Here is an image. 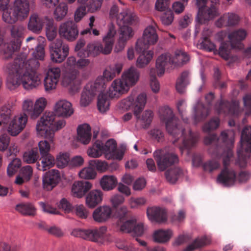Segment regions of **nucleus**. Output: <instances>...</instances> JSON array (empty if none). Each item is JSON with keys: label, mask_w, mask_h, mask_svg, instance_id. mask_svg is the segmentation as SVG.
<instances>
[{"label": "nucleus", "mask_w": 251, "mask_h": 251, "mask_svg": "<svg viewBox=\"0 0 251 251\" xmlns=\"http://www.w3.org/2000/svg\"><path fill=\"white\" fill-rule=\"evenodd\" d=\"M216 110L218 114L225 115H237L238 114V105L235 102L221 100L219 103L215 105Z\"/></svg>", "instance_id": "nucleus-23"}, {"label": "nucleus", "mask_w": 251, "mask_h": 251, "mask_svg": "<svg viewBox=\"0 0 251 251\" xmlns=\"http://www.w3.org/2000/svg\"><path fill=\"white\" fill-rule=\"evenodd\" d=\"M117 184V178L113 176H104L100 181V186L104 191H110L113 189Z\"/></svg>", "instance_id": "nucleus-41"}, {"label": "nucleus", "mask_w": 251, "mask_h": 251, "mask_svg": "<svg viewBox=\"0 0 251 251\" xmlns=\"http://www.w3.org/2000/svg\"><path fill=\"white\" fill-rule=\"evenodd\" d=\"M102 150H103V154L108 159L121 160L124 154L123 151L117 150V144L113 139L108 140L104 145L102 142Z\"/></svg>", "instance_id": "nucleus-17"}, {"label": "nucleus", "mask_w": 251, "mask_h": 251, "mask_svg": "<svg viewBox=\"0 0 251 251\" xmlns=\"http://www.w3.org/2000/svg\"><path fill=\"white\" fill-rule=\"evenodd\" d=\"M85 44L83 40L79 39V74H82V77L85 79L89 74L90 70L87 66L90 63V61L88 59L84 58V52L82 53L81 48Z\"/></svg>", "instance_id": "nucleus-35"}, {"label": "nucleus", "mask_w": 251, "mask_h": 251, "mask_svg": "<svg viewBox=\"0 0 251 251\" xmlns=\"http://www.w3.org/2000/svg\"><path fill=\"white\" fill-rule=\"evenodd\" d=\"M235 132L232 130H224L221 133L220 136L218 138L215 134H209L204 139V142L205 145H209L212 142L218 140L222 142L226 145L232 144Z\"/></svg>", "instance_id": "nucleus-16"}, {"label": "nucleus", "mask_w": 251, "mask_h": 251, "mask_svg": "<svg viewBox=\"0 0 251 251\" xmlns=\"http://www.w3.org/2000/svg\"><path fill=\"white\" fill-rule=\"evenodd\" d=\"M136 17L132 13L124 11L119 14L117 23L119 26H128L135 23Z\"/></svg>", "instance_id": "nucleus-37"}, {"label": "nucleus", "mask_w": 251, "mask_h": 251, "mask_svg": "<svg viewBox=\"0 0 251 251\" xmlns=\"http://www.w3.org/2000/svg\"><path fill=\"white\" fill-rule=\"evenodd\" d=\"M153 157L160 171H165L178 162V158L176 154L166 151L164 149L156 150L153 152Z\"/></svg>", "instance_id": "nucleus-11"}, {"label": "nucleus", "mask_w": 251, "mask_h": 251, "mask_svg": "<svg viewBox=\"0 0 251 251\" xmlns=\"http://www.w3.org/2000/svg\"><path fill=\"white\" fill-rule=\"evenodd\" d=\"M38 61L35 59L27 60V56L21 53L13 63L7 64L4 71L7 75V86L13 90L22 84L26 89L36 87L41 83V79L36 73L39 66Z\"/></svg>", "instance_id": "nucleus-1"}, {"label": "nucleus", "mask_w": 251, "mask_h": 251, "mask_svg": "<svg viewBox=\"0 0 251 251\" xmlns=\"http://www.w3.org/2000/svg\"><path fill=\"white\" fill-rule=\"evenodd\" d=\"M35 50L33 52V57L40 60H43L45 56V48L47 45V41L44 37L40 36L37 40H34V43Z\"/></svg>", "instance_id": "nucleus-34"}, {"label": "nucleus", "mask_w": 251, "mask_h": 251, "mask_svg": "<svg viewBox=\"0 0 251 251\" xmlns=\"http://www.w3.org/2000/svg\"><path fill=\"white\" fill-rule=\"evenodd\" d=\"M123 67V65L121 63L111 65L103 72V77H98L95 82L88 83L82 93L81 104L84 106L88 105L97 93L104 91L106 87L105 79L107 81L111 80L121 73Z\"/></svg>", "instance_id": "nucleus-3"}, {"label": "nucleus", "mask_w": 251, "mask_h": 251, "mask_svg": "<svg viewBox=\"0 0 251 251\" xmlns=\"http://www.w3.org/2000/svg\"><path fill=\"white\" fill-rule=\"evenodd\" d=\"M50 59L53 62L61 63L69 55V48L61 39H56L50 46Z\"/></svg>", "instance_id": "nucleus-13"}, {"label": "nucleus", "mask_w": 251, "mask_h": 251, "mask_svg": "<svg viewBox=\"0 0 251 251\" xmlns=\"http://www.w3.org/2000/svg\"><path fill=\"white\" fill-rule=\"evenodd\" d=\"M108 28L107 33L103 37V45L101 43L88 44L87 50L84 52V57L90 55L95 56L100 53L108 54L111 52L115 42L116 31L114 25L112 24L108 25Z\"/></svg>", "instance_id": "nucleus-6"}, {"label": "nucleus", "mask_w": 251, "mask_h": 251, "mask_svg": "<svg viewBox=\"0 0 251 251\" xmlns=\"http://www.w3.org/2000/svg\"><path fill=\"white\" fill-rule=\"evenodd\" d=\"M54 112L56 116L67 118L73 114L74 110L70 102L66 100H60L56 103Z\"/></svg>", "instance_id": "nucleus-25"}, {"label": "nucleus", "mask_w": 251, "mask_h": 251, "mask_svg": "<svg viewBox=\"0 0 251 251\" xmlns=\"http://www.w3.org/2000/svg\"><path fill=\"white\" fill-rule=\"evenodd\" d=\"M112 209L109 206L102 205L96 208L93 213L94 220L99 223H103L110 219Z\"/></svg>", "instance_id": "nucleus-27"}, {"label": "nucleus", "mask_w": 251, "mask_h": 251, "mask_svg": "<svg viewBox=\"0 0 251 251\" xmlns=\"http://www.w3.org/2000/svg\"><path fill=\"white\" fill-rule=\"evenodd\" d=\"M44 25L43 19L38 14L34 13L30 16L27 29L34 33L39 34L42 31Z\"/></svg>", "instance_id": "nucleus-32"}, {"label": "nucleus", "mask_w": 251, "mask_h": 251, "mask_svg": "<svg viewBox=\"0 0 251 251\" xmlns=\"http://www.w3.org/2000/svg\"><path fill=\"white\" fill-rule=\"evenodd\" d=\"M88 155L92 157L98 158L103 154V150H102V142L96 140L87 151Z\"/></svg>", "instance_id": "nucleus-50"}, {"label": "nucleus", "mask_w": 251, "mask_h": 251, "mask_svg": "<svg viewBox=\"0 0 251 251\" xmlns=\"http://www.w3.org/2000/svg\"><path fill=\"white\" fill-rule=\"evenodd\" d=\"M66 73L63 78L64 85H70L73 91L77 92L78 87L76 85V78L78 71V61L74 56L69 57L66 61Z\"/></svg>", "instance_id": "nucleus-9"}, {"label": "nucleus", "mask_w": 251, "mask_h": 251, "mask_svg": "<svg viewBox=\"0 0 251 251\" xmlns=\"http://www.w3.org/2000/svg\"><path fill=\"white\" fill-rule=\"evenodd\" d=\"M240 18L238 15L233 13H227L224 14L216 22V26L221 28L226 26H231L237 25Z\"/></svg>", "instance_id": "nucleus-29"}, {"label": "nucleus", "mask_w": 251, "mask_h": 251, "mask_svg": "<svg viewBox=\"0 0 251 251\" xmlns=\"http://www.w3.org/2000/svg\"><path fill=\"white\" fill-rule=\"evenodd\" d=\"M121 230L126 232L133 233L137 236H141L144 232L143 224L141 223L137 224L135 219L126 221L121 226Z\"/></svg>", "instance_id": "nucleus-28"}, {"label": "nucleus", "mask_w": 251, "mask_h": 251, "mask_svg": "<svg viewBox=\"0 0 251 251\" xmlns=\"http://www.w3.org/2000/svg\"><path fill=\"white\" fill-rule=\"evenodd\" d=\"M182 175V170L179 168L168 170L165 172L166 180L171 184H175Z\"/></svg>", "instance_id": "nucleus-45"}, {"label": "nucleus", "mask_w": 251, "mask_h": 251, "mask_svg": "<svg viewBox=\"0 0 251 251\" xmlns=\"http://www.w3.org/2000/svg\"><path fill=\"white\" fill-rule=\"evenodd\" d=\"M220 120L218 118L211 119L208 122L205 123L202 129L204 132H209L212 130L216 129L219 126Z\"/></svg>", "instance_id": "nucleus-59"}, {"label": "nucleus", "mask_w": 251, "mask_h": 251, "mask_svg": "<svg viewBox=\"0 0 251 251\" xmlns=\"http://www.w3.org/2000/svg\"><path fill=\"white\" fill-rule=\"evenodd\" d=\"M189 72L187 71L183 72L180 77L177 79L176 88L179 93H183L185 87L189 84Z\"/></svg>", "instance_id": "nucleus-48"}, {"label": "nucleus", "mask_w": 251, "mask_h": 251, "mask_svg": "<svg viewBox=\"0 0 251 251\" xmlns=\"http://www.w3.org/2000/svg\"><path fill=\"white\" fill-rule=\"evenodd\" d=\"M173 232L170 229H159L154 232L153 239L155 242L164 243L169 241L172 236Z\"/></svg>", "instance_id": "nucleus-39"}, {"label": "nucleus", "mask_w": 251, "mask_h": 251, "mask_svg": "<svg viewBox=\"0 0 251 251\" xmlns=\"http://www.w3.org/2000/svg\"><path fill=\"white\" fill-rule=\"evenodd\" d=\"M220 167V163L217 160L212 159L207 160L202 165L204 171L208 172H212L218 169Z\"/></svg>", "instance_id": "nucleus-58"}, {"label": "nucleus", "mask_w": 251, "mask_h": 251, "mask_svg": "<svg viewBox=\"0 0 251 251\" xmlns=\"http://www.w3.org/2000/svg\"><path fill=\"white\" fill-rule=\"evenodd\" d=\"M142 53L136 61V65L139 68H143L146 66L151 60L153 55V52L152 50H149L147 52L144 50L142 52H138Z\"/></svg>", "instance_id": "nucleus-47"}, {"label": "nucleus", "mask_w": 251, "mask_h": 251, "mask_svg": "<svg viewBox=\"0 0 251 251\" xmlns=\"http://www.w3.org/2000/svg\"><path fill=\"white\" fill-rule=\"evenodd\" d=\"M6 10L3 11L2 19L4 22L9 24H14L16 23L18 20H20V18L18 14L13 9L12 11Z\"/></svg>", "instance_id": "nucleus-54"}, {"label": "nucleus", "mask_w": 251, "mask_h": 251, "mask_svg": "<svg viewBox=\"0 0 251 251\" xmlns=\"http://www.w3.org/2000/svg\"><path fill=\"white\" fill-rule=\"evenodd\" d=\"M147 102V96L145 93L139 94L136 100L133 96H130L122 101L123 107L125 109L132 108L134 114L138 121H140L145 126H149L153 118V113L151 110H146L140 117L139 114L143 110Z\"/></svg>", "instance_id": "nucleus-5"}, {"label": "nucleus", "mask_w": 251, "mask_h": 251, "mask_svg": "<svg viewBox=\"0 0 251 251\" xmlns=\"http://www.w3.org/2000/svg\"><path fill=\"white\" fill-rule=\"evenodd\" d=\"M147 214L151 222L162 223L165 222L167 220V211L160 207H149L147 209Z\"/></svg>", "instance_id": "nucleus-24"}, {"label": "nucleus", "mask_w": 251, "mask_h": 251, "mask_svg": "<svg viewBox=\"0 0 251 251\" xmlns=\"http://www.w3.org/2000/svg\"><path fill=\"white\" fill-rule=\"evenodd\" d=\"M209 243L210 240L206 236H203L200 238H198L193 243L187 246L183 251H193L197 249L209 244Z\"/></svg>", "instance_id": "nucleus-49"}, {"label": "nucleus", "mask_w": 251, "mask_h": 251, "mask_svg": "<svg viewBox=\"0 0 251 251\" xmlns=\"http://www.w3.org/2000/svg\"><path fill=\"white\" fill-rule=\"evenodd\" d=\"M21 166V161L18 158H14L9 164L7 172L9 176H13Z\"/></svg>", "instance_id": "nucleus-57"}, {"label": "nucleus", "mask_w": 251, "mask_h": 251, "mask_svg": "<svg viewBox=\"0 0 251 251\" xmlns=\"http://www.w3.org/2000/svg\"><path fill=\"white\" fill-rule=\"evenodd\" d=\"M53 112H45L36 125L37 131L45 139L53 143V127L55 118Z\"/></svg>", "instance_id": "nucleus-8"}, {"label": "nucleus", "mask_w": 251, "mask_h": 251, "mask_svg": "<svg viewBox=\"0 0 251 251\" xmlns=\"http://www.w3.org/2000/svg\"><path fill=\"white\" fill-rule=\"evenodd\" d=\"M92 187V183L88 180H79V198L87 193Z\"/></svg>", "instance_id": "nucleus-63"}, {"label": "nucleus", "mask_w": 251, "mask_h": 251, "mask_svg": "<svg viewBox=\"0 0 251 251\" xmlns=\"http://www.w3.org/2000/svg\"><path fill=\"white\" fill-rule=\"evenodd\" d=\"M39 157L37 148H32L31 150L25 151L23 154V160L28 164L36 162Z\"/></svg>", "instance_id": "nucleus-52"}, {"label": "nucleus", "mask_w": 251, "mask_h": 251, "mask_svg": "<svg viewBox=\"0 0 251 251\" xmlns=\"http://www.w3.org/2000/svg\"><path fill=\"white\" fill-rule=\"evenodd\" d=\"M129 89V87L122 79H115L109 87L108 92L109 97L118 98L122 94L127 92Z\"/></svg>", "instance_id": "nucleus-21"}, {"label": "nucleus", "mask_w": 251, "mask_h": 251, "mask_svg": "<svg viewBox=\"0 0 251 251\" xmlns=\"http://www.w3.org/2000/svg\"><path fill=\"white\" fill-rule=\"evenodd\" d=\"M139 73L134 67H131L125 71L122 75V79L129 87L135 85L138 81Z\"/></svg>", "instance_id": "nucleus-36"}, {"label": "nucleus", "mask_w": 251, "mask_h": 251, "mask_svg": "<svg viewBox=\"0 0 251 251\" xmlns=\"http://www.w3.org/2000/svg\"><path fill=\"white\" fill-rule=\"evenodd\" d=\"M119 38L115 49L116 52L122 50L125 47L127 41L132 38L134 34L133 29L129 26H119Z\"/></svg>", "instance_id": "nucleus-19"}, {"label": "nucleus", "mask_w": 251, "mask_h": 251, "mask_svg": "<svg viewBox=\"0 0 251 251\" xmlns=\"http://www.w3.org/2000/svg\"><path fill=\"white\" fill-rule=\"evenodd\" d=\"M79 142L88 144L91 139V127L88 124L79 125Z\"/></svg>", "instance_id": "nucleus-42"}, {"label": "nucleus", "mask_w": 251, "mask_h": 251, "mask_svg": "<svg viewBox=\"0 0 251 251\" xmlns=\"http://www.w3.org/2000/svg\"><path fill=\"white\" fill-rule=\"evenodd\" d=\"M150 75L151 89L154 93H157L160 90V85L156 77L157 75L156 70L154 68L151 69Z\"/></svg>", "instance_id": "nucleus-56"}, {"label": "nucleus", "mask_w": 251, "mask_h": 251, "mask_svg": "<svg viewBox=\"0 0 251 251\" xmlns=\"http://www.w3.org/2000/svg\"><path fill=\"white\" fill-rule=\"evenodd\" d=\"M159 114L161 120L165 122L168 133L175 138L179 134L182 137L181 143L179 146L182 153L184 150H188L195 146L199 138L198 134L191 130H189L187 134L186 130L179 125L178 119L175 116L170 107L165 106L160 108Z\"/></svg>", "instance_id": "nucleus-2"}, {"label": "nucleus", "mask_w": 251, "mask_h": 251, "mask_svg": "<svg viewBox=\"0 0 251 251\" xmlns=\"http://www.w3.org/2000/svg\"><path fill=\"white\" fill-rule=\"evenodd\" d=\"M106 229V227L104 226L94 230H84L79 229V237L102 243Z\"/></svg>", "instance_id": "nucleus-18"}, {"label": "nucleus", "mask_w": 251, "mask_h": 251, "mask_svg": "<svg viewBox=\"0 0 251 251\" xmlns=\"http://www.w3.org/2000/svg\"><path fill=\"white\" fill-rule=\"evenodd\" d=\"M210 113L209 105L205 106L201 101H198L194 107L193 119L195 124L204 120Z\"/></svg>", "instance_id": "nucleus-30"}, {"label": "nucleus", "mask_w": 251, "mask_h": 251, "mask_svg": "<svg viewBox=\"0 0 251 251\" xmlns=\"http://www.w3.org/2000/svg\"><path fill=\"white\" fill-rule=\"evenodd\" d=\"M78 22V7L75 12L74 21H68L60 25L59 34L69 41L75 40L78 36V29L77 23Z\"/></svg>", "instance_id": "nucleus-10"}, {"label": "nucleus", "mask_w": 251, "mask_h": 251, "mask_svg": "<svg viewBox=\"0 0 251 251\" xmlns=\"http://www.w3.org/2000/svg\"><path fill=\"white\" fill-rule=\"evenodd\" d=\"M13 9L19 15L20 20L26 19L29 13L30 4L28 0H15Z\"/></svg>", "instance_id": "nucleus-31"}, {"label": "nucleus", "mask_w": 251, "mask_h": 251, "mask_svg": "<svg viewBox=\"0 0 251 251\" xmlns=\"http://www.w3.org/2000/svg\"><path fill=\"white\" fill-rule=\"evenodd\" d=\"M103 91L99 92L100 93L97 101L98 110L100 113H104L109 109V99L107 95L103 93Z\"/></svg>", "instance_id": "nucleus-44"}, {"label": "nucleus", "mask_w": 251, "mask_h": 251, "mask_svg": "<svg viewBox=\"0 0 251 251\" xmlns=\"http://www.w3.org/2000/svg\"><path fill=\"white\" fill-rule=\"evenodd\" d=\"M241 149L238 150V159L237 163L241 168H245L247 162L246 157L243 156L242 152H251V126L245 127L242 130L241 136Z\"/></svg>", "instance_id": "nucleus-14"}, {"label": "nucleus", "mask_w": 251, "mask_h": 251, "mask_svg": "<svg viewBox=\"0 0 251 251\" xmlns=\"http://www.w3.org/2000/svg\"><path fill=\"white\" fill-rule=\"evenodd\" d=\"M236 180L235 171L228 168H223L217 177V181L225 187L233 186Z\"/></svg>", "instance_id": "nucleus-20"}, {"label": "nucleus", "mask_w": 251, "mask_h": 251, "mask_svg": "<svg viewBox=\"0 0 251 251\" xmlns=\"http://www.w3.org/2000/svg\"><path fill=\"white\" fill-rule=\"evenodd\" d=\"M199 8L197 21L200 24H205L218 15L219 0H196Z\"/></svg>", "instance_id": "nucleus-7"}, {"label": "nucleus", "mask_w": 251, "mask_h": 251, "mask_svg": "<svg viewBox=\"0 0 251 251\" xmlns=\"http://www.w3.org/2000/svg\"><path fill=\"white\" fill-rule=\"evenodd\" d=\"M156 24L148 26L144 30L142 38L137 40L136 44V51L142 52L147 50L149 46L155 44L158 41L156 33Z\"/></svg>", "instance_id": "nucleus-12"}, {"label": "nucleus", "mask_w": 251, "mask_h": 251, "mask_svg": "<svg viewBox=\"0 0 251 251\" xmlns=\"http://www.w3.org/2000/svg\"><path fill=\"white\" fill-rule=\"evenodd\" d=\"M96 173L93 167H86L79 171V177L85 179H94Z\"/></svg>", "instance_id": "nucleus-60"}, {"label": "nucleus", "mask_w": 251, "mask_h": 251, "mask_svg": "<svg viewBox=\"0 0 251 251\" xmlns=\"http://www.w3.org/2000/svg\"><path fill=\"white\" fill-rule=\"evenodd\" d=\"M16 209L23 215L34 216L36 214V208L31 203L18 204Z\"/></svg>", "instance_id": "nucleus-40"}, {"label": "nucleus", "mask_w": 251, "mask_h": 251, "mask_svg": "<svg viewBox=\"0 0 251 251\" xmlns=\"http://www.w3.org/2000/svg\"><path fill=\"white\" fill-rule=\"evenodd\" d=\"M25 28L21 25H13L10 29L11 37L14 39L22 41Z\"/></svg>", "instance_id": "nucleus-55"}, {"label": "nucleus", "mask_w": 251, "mask_h": 251, "mask_svg": "<svg viewBox=\"0 0 251 251\" xmlns=\"http://www.w3.org/2000/svg\"><path fill=\"white\" fill-rule=\"evenodd\" d=\"M247 32L246 30L240 28L235 30L228 35L230 43L223 42L219 47L218 53L219 55L226 60H229L230 63L237 61L238 57L236 55H232L230 53L231 49H241L243 46L242 42L246 38Z\"/></svg>", "instance_id": "nucleus-4"}, {"label": "nucleus", "mask_w": 251, "mask_h": 251, "mask_svg": "<svg viewBox=\"0 0 251 251\" xmlns=\"http://www.w3.org/2000/svg\"><path fill=\"white\" fill-rule=\"evenodd\" d=\"M89 164L100 172H104L108 169V164L105 161L98 159L92 160L89 161Z\"/></svg>", "instance_id": "nucleus-61"}, {"label": "nucleus", "mask_w": 251, "mask_h": 251, "mask_svg": "<svg viewBox=\"0 0 251 251\" xmlns=\"http://www.w3.org/2000/svg\"><path fill=\"white\" fill-rule=\"evenodd\" d=\"M172 60L174 66H181L189 60V57L185 52L177 50L175 52L174 56L172 57Z\"/></svg>", "instance_id": "nucleus-51"}, {"label": "nucleus", "mask_w": 251, "mask_h": 251, "mask_svg": "<svg viewBox=\"0 0 251 251\" xmlns=\"http://www.w3.org/2000/svg\"><path fill=\"white\" fill-rule=\"evenodd\" d=\"M27 121L25 115L15 117L9 125L8 133L11 136H17L25 128Z\"/></svg>", "instance_id": "nucleus-22"}, {"label": "nucleus", "mask_w": 251, "mask_h": 251, "mask_svg": "<svg viewBox=\"0 0 251 251\" xmlns=\"http://www.w3.org/2000/svg\"><path fill=\"white\" fill-rule=\"evenodd\" d=\"M46 105V99L43 98H40L34 103L29 116L32 119H36L43 112Z\"/></svg>", "instance_id": "nucleus-38"}, {"label": "nucleus", "mask_w": 251, "mask_h": 251, "mask_svg": "<svg viewBox=\"0 0 251 251\" xmlns=\"http://www.w3.org/2000/svg\"><path fill=\"white\" fill-rule=\"evenodd\" d=\"M60 172L51 169L46 172L42 178L43 188L46 191H51L61 181Z\"/></svg>", "instance_id": "nucleus-15"}, {"label": "nucleus", "mask_w": 251, "mask_h": 251, "mask_svg": "<svg viewBox=\"0 0 251 251\" xmlns=\"http://www.w3.org/2000/svg\"><path fill=\"white\" fill-rule=\"evenodd\" d=\"M56 165L58 168H64L70 161V154L68 152H59L56 156Z\"/></svg>", "instance_id": "nucleus-53"}, {"label": "nucleus", "mask_w": 251, "mask_h": 251, "mask_svg": "<svg viewBox=\"0 0 251 251\" xmlns=\"http://www.w3.org/2000/svg\"><path fill=\"white\" fill-rule=\"evenodd\" d=\"M68 7L67 3L65 2L60 3L55 8L53 11L54 19L60 22L62 21L67 14Z\"/></svg>", "instance_id": "nucleus-46"}, {"label": "nucleus", "mask_w": 251, "mask_h": 251, "mask_svg": "<svg viewBox=\"0 0 251 251\" xmlns=\"http://www.w3.org/2000/svg\"><path fill=\"white\" fill-rule=\"evenodd\" d=\"M172 56L169 53H164L160 55L156 61V73L159 76H162L165 70L173 64Z\"/></svg>", "instance_id": "nucleus-26"}, {"label": "nucleus", "mask_w": 251, "mask_h": 251, "mask_svg": "<svg viewBox=\"0 0 251 251\" xmlns=\"http://www.w3.org/2000/svg\"><path fill=\"white\" fill-rule=\"evenodd\" d=\"M41 163L42 166L38 165V169L42 171H45L47 169H50L56 165V161L54 156L51 154L48 153L45 155H41Z\"/></svg>", "instance_id": "nucleus-43"}, {"label": "nucleus", "mask_w": 251, "mask_h": 251, "mask_svg": "<svg viewBox=\"0 0 251 251\" xmlns=\"http://www.w3.org/2000/svg\"><path fill=\"white\" fill-rule=\"evenodd\" d=\"M22 41L20 39H13L10 43L7 45V50L10 53H12L13 52L18 50L22 44Z\"/></svg>", "instance_id": "nucleus-64"}, {"label": "nucleus", "mask_w": 251, "mask_h": 251, "mask_svg": "<svg viewBox=\"0 0 251 251\" xmlns=\"http://www.w3.org/2000/svg\"><path fill=\"white\" fill-rule=\"evenodd\" d=\"M200 48L208 51H214L216 50V46L211 42L207 37H203L200 43Z\"/></svg>", "instance_id": "nucleus-62"}, {"label": "nucleus", "mask_w": 251, "mask_h": 251, "mask_svg": "<svg viewBox=\"0 0 251 251\" xmlns=\"http://www.w3.org/2000/svg\"><path fill=\"white\" fill-rule=\"evenodd\" d=\"M103 200V193L100 190H93L90 191L86 197V203L90 208H94L100 204Z\"/></svg>", "instance_id": "nucleus-33"}]
</instances>
